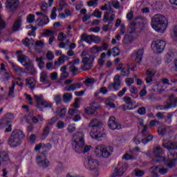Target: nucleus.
Wrapping results in <instances>:
<instances>
[{
    "label": "nucleus",
    "mask_w": 177,
    "mask_h": 177,
    "mask_svg": "<svg viewBox=\"0 0 177 177\" xmlns=\"http://www.w3.org/2000/svg\"><path fill=\"white\" fill-rule=\"evenodd\" d=\"M72 147L76 153H88L91 148V145H85V134L82 131H77L72 136L71 138Z\"/></svg>",
    "instance_id": "obj_1"
},
{
    "label": "nucleus",
    "mask_w": 177,
    "mask_h": 177,
    "mask_svg": "<svg viewBox=\"0 0 177 177\" xmlns=\"http://www.w3.org/2000/svg\"><path fill=\"white\" fill-rule=\"evenodd\" d=\"M151 26L154 30L162 33L168 27L167 18L161 14H156L151 17Z\"/></svg>",
    "instance_id": "obj_2"
},
{
    "label": "nucleus",
    "mask_w": 177,
    "mask_h": 177,
    "mask_svg": "<svg viewBox=\"0 0 177 177\" xmlns=\"http://www.w3.org/2000/svg\"><path fill=\"white\" fill-rule=\"evenodd\" d=\"M24 133L21 130L15 129L11 133V136L8 138V145L10 147H17L21 145L23 139H24Z\"/></svg>",
    "instance_id": "obj_3"
},
{
    "label": "nucleus",
    "mask_w": 177,
    "mask_h": 177,
    "mask_svg": "<svg viewBox=\"0 0 177 177\" xmlns=\"http://www.w3.org/2000/svg\"><path fill=\"white\" fill-rule=\"evenodd\" d=\"M113 151L114 149L113 147L105 145H97L94 150L96 157L99 158H109Z\"/></svg>",
    "instance_id": "obj_4"
},
{
    "label": "nucleus",
    "mask_w": 177,
    "mask_h": 177,
    "mask_svg": "<svg viewBox=\"0 0 177 177\" xmlns=\"http://www.w3.org/2000/svg\"><path fill=\"white\" fill-rule=\"evenodd\" d=\"M100 125H102V122L96 118L93 119L90 122L88 127L92 128L90 136L93 139H100L103 136V133L99 131V127Z\"/></svg>",
    "instance_id": "obj_5"
},
{
    "label": "nucleus",
    "mask_w": 177,
    "mask_h": 177,
    "mask_svg": "<svg viewBox=\"0 0 177 177\" xmlns=\"http://www.w3.org/2000/svg\"><path fill=\"white\" fill-rule=\"evenodd\" d=\"M82 58V68L84 71H88V70H91L92 67H93V62L95 61V56L88 55L87 50H83L80 55Z\"/></svg>",
    "instance_id": "obj_6"
},
{
    "label": "nucleus",
    "mask_w": 177,
    "mask_h": 177,
    "mask_svg": "<svg viewBox=\"0 0 177 177\" xmlns=\"http://www.w3.org/2000/svg\"><path fill=\"white\" fill-rule=\"evenodd\" d=\"M33 97L36 102V106L37 109H39L40 111H44V108L50 109L52 107V103L44 100V95H34Z\"/></svg>",
    "instance_id": "obj_7"
},
{
    "label": "nucleus",
    "mask_w": 177,
    "mask_h": 177,
    "mask_svg": "<svg viewBox=\"0 0 177 177\" xmlns=\"http://www.w3.org/2000/svg\"><path fill=\"white\" fill-rule=\"evenodd\" d=\"M162 147L168 150L169 153L171 156L172 158H176V153L172 152V150L177 151V142H171L170 139H164L162 144Z\"/></svg>",
    "instance_id": "obj_8"
},
{
    "label": "nucleus",
    "mask_w": 177,
    "mask_h": 177,
    "mask_svg": "<svg viewBox=\"0 0 177 177\" xmlns=\"http://www.w3.org/2000/svg\"><path fill=\"white\" fill-rule=\"evenodd\" d=\"M127 169H128V164L119 162L117 166L114 167L111 177L122 176Z\"/></svg>",
    "instance_id": "obj_9"
},
{
    "label": "nucleus",
    "mask_w": 177,
    "mask_h": 177,
    "mask_svg": "<svg viewBox=\"0 0 177 177\" xmlns=\"http://www.w3.org/2000/svg\"><path fill=\"white\" fill-rule=\"evenodd\" d=\"M167 45V43H165V41L158 39L155 40L151 44V48H153V50L156 53H161L164 51V49H165V46Z\"/></svg>",
    "instance_id": "obj_10"
},
{
    "label": "nucleus",
    "mask_w": 177,
    "mask_h": 177,
    "mask_svg": "<svg viewBox=\"0 0 177 177\" xmlns=\"http://www.w3.org/2000/svg\"><path fill=\"white\" fill-rule=\"evenodd\" d=\"M36 162L38 165V167H40V168H48L50 165V162L48 158H46V156L44 154L38 155L37 156Z\"/></svg>",
    "instance_id": "obj_11"
},
{
    "label": "nucleus",
    "mask_w": 177,
    "mask_h": 177,
    "mask_svg": "<svg viewBox=\"0 0 177 177\" xmlns=\"http://www.w3.org/2000/svg\"><path fill=\"white\" fill-rule=\"evenodd\" d=\"M143 24L142 23H136V22H131L130 24V27L129 28V32L130 34H138L139 32H142V30H143Z\"/></svg>",
    "instance_id": "obj_12"
},
{
    "label": "nucleus",
    "mask_w": 177,
    "mask_h": 177,
    "mask_svg": "<svg viewBox=\"0 0 177 177\" xmlns=\"http://www.w3.org/2000/svg\"><path fill=\"white\" fill-rule=\"evenodd\" d=\"M121 88V80H120V75H116L113 79V82H111L109 84L108 88L109 91H119Z\"/></svg>",
    "instance_id": "obj_13"
},
{
    "label": "nucleus",
    "mask_w": 177,
    "mask_h": 177,
    "mask_svg": "<svg viewBox=\"0 0 177 177\" xmlns=\"http://www.w3.org/2000/svg\"><path fill=\"white\" fill-rule=\"evenodd\" d=\"M20 2L19 0H7L6 1V8L10 10V12H15L17 8H19Z\"/></svg>",
    "instance_id": "obj_14"
},
{
    "label": "nucleus",
    "mask_w": 177,
    "mask_h": 177,
    "mask_svg": "<svg viewBox=\"0 0 177 177\" xmlns=\"http://www.w3.org/2000/svg\"><path fill=\"white\" fill-rule=\"evenodd\" d=\"M141 133H142L143 136L145 137L141 140L142 143L144 145H147V143H149V142H151L153 140V136L149 134L147 132V126H144V128L141 131Z\"/></svg>",
    "instance_id": "obj_15"
},
{
    "label": "nucleus",
    "mask_w": 177,
    "mask_h": 177,
    "mask_svg": "<svg viewBox=\"0 0 177 177\" xmlns=\"http://www.w3.org/2000/svg\"><path fill=\"white\" fill-rule=\"evenodd\" d=\"M108 126L110 129L114 131L115 129H121V124L115 121V117L111 116L109 118Z\"/></svg>",
    "instance_id": "obj_16"
},
{
    "label": "nucleus",
    "mask_w": 177,
    "mask_h": 177,
    "mask_svg": "<svg viewBox=\"0 0 177 177\" xmlns=\"http://www.w3.org/2000/svg\"><path fill=\"white\" fill-rule=\"evenodd\" d=\"M158 132L159 135H162V136L171 135V133H172V128L169 126H162L158 128Z\"/></svg>",
    "instance_id": "obj_17"
},
{
    "label": "nucleus",
    "mask_w": 177,
    "mask_h": 177,
    "mask_svg": "<svg viewBox=\"0 0 177 177\" xmlns=\"http://www.w3.org/2000/svg\"><path fill=\"white\" fill-rule=\"evenodd\" d=\"M99 166V162L93 159V158H88V163L85 166L87 169L93 170L96 169L97 167Z\"/></svg>",
    "instance_id": "obj_18"
},
{
    "label": "nucleus",
    "mask_w": 177,
    "mask_h": 177,
    "mask_svg": "<svg viewBox=\"0 0 177 177\" xmlns=\"http://www.w3.org/2000/svg\"><path fill=\"white\" fill-rule=\"evenodd\" d=\"M153 154L156 158H160V160H156V161H165V157L162 156V154H164V151H162L161 147L157 146L154 149Z\"/></svg>",
    "instance_id": "obj_19"
},
{
    "label": "nucleus",
    "mask_w": 177,
    "mask_h": 177,
    "mask_svg": "<svg viewBox=\"0 0 177 177\" xmlns=\"http://www.w3.org/2000/svg\"><path fill=\"white\" fill-rule=\"evenodd\" d=\"M166 103L167 104V108L175 109L176 107H177V97L170 95Z\"/></svg>",
    "instance_id": "obj_20"
},
{
    "label": "nucleus",
    "mask_w": 177,
    "mask_h": 177,
    "mask_svg": "<svg viewBox=\"0 0 177 177\" xmlns=\"http://www.w3.org/2000/svg\"><path fill=\"white\" fill-rule=\"evenodd\" d=\"M97 109H99V106L92 105L85 108L84 113L88 115H97Z\"/></svg>",
    "instance_id": "obj_21"
},
{
    "label": "nucleus",
    "mask_w": 177,
    "mask_h": 177,
    "mask_svg": "<svg viewBox=\"0 0 177 177\" xmlns=\"http://www.w3.org/2000/svg\"><path fill=\"white\" fill-rule=\"evenodd\" d=\"M144 53L145 51L143 50V49H139L138 50L134 52L133 56V57H135L136 63H142Z\"/></svg>",
    "instance_id": "obj_22"
},
{
    "label": "nucleus",
    "mask_w": 177,
    "mask_h": 177,
    "mask_svg": "<svg viewBox=\"0 0 177 177\" xmlns=\"http://www.w3.org/2000/svg\"><path fill=\"white\" fill-rule=\"evenodd\" d=\"M26 85L28 86V88H30L31 91H34V88H35V85H37V82L35 81V79L32 77H29L26 79Z\"/></svg>",
    "instance_id": "obj_23"
},
{
    "label": "nucleus",
    "mask_w": 177,
    "mask_h": 177,
    "mask_svg": "<svg viewBox=\"0 0 177 177\" xmlns=\"http://www.w3.org/2000/svg\"><path fill=\"white\" fill-rule=\"evenodd\" d=\"M109 49V45L106 43H103L102 47H99L97 46H94L91 49V53H97V52H102V50H107Z\"/></svg>",
    "instance_id": "obj_24"
},
{
    "label": "nucleus",
    "mask_w": 177,
    "mask_h": 177,
    "mask_svg": "<svg viewBox=\"0 0 177 177\" xmlns=\"http://www.w3.org/2000/svg\"><path fill=\"white\" fill-rule=\"evenodd\" d=\"M80 88H81V84L74 83L65 86L64 91H66V92H71L76 91V89H80Z\"/></svg>",
    "instance_id": "obj_25"
},
{
    "label": "nucleus",
    "mask_w": 177,
    "mask_h": 177,
    "mask_svg": "<svg viewBox=\"0 0 177 177\" xmlns=\"http://www.w3.org/2000/svg\"><path fill=\"white\" fill-rule=\"evenodd\" d=\"M69 59L70 57H68L67 55L64 54L61 55L58 60L55 62V66H60V64H63L64 62H67V60H69Z\"/></svg>",
    "instance_id": "obj_26"
},
{
    "label": "nucleus",
    "mask_w": 177,
    "mask_h": 177,
    "mask_svg": "<svg viewBox=\"0 0 177 177\" xmlns=\"http://www.w3.org/2000/svg\"><path fill=\"white\" fill-rule=\"evenodd\" d=\"M20 27H21V19L18 18L17 20L15 21L12 26L13 32L19 31V30H20Z\"/></svg>",
    "instance_id": "obj_27"
},
{
    "label": "nucleus",
    "mask_w": 177,
    "mask_h": 177,
    "mask_svg": "<svg viewBox=\"0 0 177 177\" xmlns=\"http://www.w3.org/2000/svg\"><path fill=\"white\" fill-rule=\"evenodd\" d=\"M9 160H10L9 154H8V153H6L5 151H0V165H1V161L4 162H8V161Z\"/></svg>",
    "instance_id": "obj_28"
},
{
    "label": "nucleus",
    "mask_w": 177,
    "mask_h": 177,
    "mask_svg": "<svg viewBox=\"0 0 177 177\" xmlns=\"http://www.w3.org/2000/svg\"><path fill=\"white\" fill-rule=\"evenodd\" d=\"M97 81V80L93 77H86L85 81L83 82V84L86 85V86H92Z\"/></svg>",
    "instance_id": "obj_29"
},
{
    "label": "nucleus",
    "mask_w": 177,
    "mask_h": 177,
    "mask_svg": "<svg viewBox=\"0 0 177 177\" xmlns=\"http://www.w3.org/2000/svg\"><path fill=\"white\" fill-rule=\"evenodd\" d=\"M9 63L11 67H12L13 70L15 71L16 74H17L18 75H20V74L23 73V68H21L20 66L15 64V63L10 61H9Z\"/></svg>",
    "instance_id": "obj_30"
},
{
    "label": "nucleus",
    "mask_w": 177,
    "mask_h": 177,
    "mask_svg": "<svg viewBox=\"0 0 177 177\" xmlns=\"http://www.w3.org/2000/svg\"><path fill=\"white\" fill-rule=\"evenodd\" d=\"M92 35H86V33H83L81 35V39L82 41H84L85 42H86L87 44H89V45H91V44H92Z\"/></svg>",
    "instance_id": "obj_31"
},
{
    "label": "nucleus",
    "mask_w": 177,
    "mask_h": 177,
    "mask_svg": "<svg viewBox=\"0 0 177 177\" xmlns=\"http://www.w3.org/2000/svg\"><path fill=\"white\" fill-rule=\"evenodd\" d=\"M64 103H70L73 100V94L71 93H66L62 97Z\"/></svg>",
    "instance_id": "obj_32"
},
{
    "label": "nucleus",
    "mask_w": 177,
    "mask_h": 177,
    "mask_svg": "<svg viewBox=\"0 0 177 177\" xmlns=\"http://www.w3.org/2000/svg\"><path fill=\"white\" fill-rule=\"evenodd\" d=\"M68 66H69L68 69L69 72L73 74V75H77V73L78 71V68L75 67L74 64H73V62H69L68 64Z\"/></svg>",
    "instance_id": "obj_33"
},
{
    "label": "nucleus",
    "mask_w": 177,
    "mask_h": 177,
    "mask_svg": "<svg viewBox=\"0 0 177 177\" xmlns=\"http://www.w3.org/2000/svg\"><path fill=\"white\" fill-rule=\"evenodd\" d=\"M131 64H127V68H122L121 75H122V77H128L129 75V74L131 73V71H129V67L131 66Z\"/></svg>",
    "instance_id": "obj_34"
},
{
    "label": "nucleus",
    "mask_w": 177,
    "mask_h": 177,
    "mask_svg": "<svg viewBox=\"0 0 177 177\" xmlns=\"http://www.w3.org/2000/svg\"><path fill=\"white\" fill-rule=\"evenodd\" d=\"M43 122V121H45V119L44 118V116L42 115H37V117L33 116L32 118V122L33 124H38V122Z\"/></svg>",
    "instance_id": "obj_35"
},
{
    "label": "nucleus",
    "mask_w": 177,
    "mask_h": 177,
    "mask_svg": "<svg viewBox=\"0 0 177 177\" xmlns=\"http://www.w3.org/2000/svg\"><path fill=\"white\" fill-rule=\"evenodd\" d=\"M3 118L10 124V122H13L15 120V115L12 113H8L3 116Z\"/></svg>",
    "instance_id": "obj_36"
},
{
    "label": "nucleus",
    "mask_w": 177,
    "mask_h": 177,
    "mask_svg": "<svg viewBox=\"0 0 177 177\" xmlns=\"http://www.w3.org/2000/svg\"><path fill=\"white\" fill-rule=\"evenodd\" d=\"M123 42L127 44H132V42H133V37L131 35H125L123 39Z\"/></svg>",
    "instance_id": "obj_37"
},
{
    "label": "nucleus",
    "mask_w": 177,
    "mask_h": 177,
    "mask_svg": "<svg viewBox=\"0 0 177 177\" xmlns=\"http://www.w3.org/2000/svg\"><path fill=\"white\" fill-rule=\"evenodd\" d=\"M48 23H49V18L48 17V16H46V15H44L43 16L42 23H38L37 26H39V27H44V26L48 24Z\"/></svg>",
    "instance_id": "obj_38"
},
{
    "label": "nucleus",
    "mask_w": 177,
    "mask_h": 177,
    "mask_svg": "<svg viewBox=\"0 0 177 177\" xmlns=\"http://www.w3.org/2000/svg\"><path fill=\"white\" fill-rule=\"evenodd\" d=\"M36 62L38 63L39 68L42 70L44 68V66H45V62H44V57H36Z\"/></svg>",
    "instance_id": "obj_39"
},
{
    "label": "nucleus",
    "mask_w": 177,
    "mask_h": 177,
    "mask_svg": "<svg viewBox=\"0 0 177 177\" xmlns=\"http://www.w3.org/2000/svg\"><path fill=\"white\" fill-rule=\"evenodd\" d=\"M111 2L114 9H124V7L121 6V3L118 0H111Z\"/></svg>",
    "instance_id": "obj_40"
},
{
    "label": "nucleus",
    "mask_w": 177,
    "mask_h": 177,
    "mask_svg": "<svg viewBox=\"0 0 177 177\" xmlns=\"http://www.w3.org/2000/svg\"><path fill=\"white\" fill-rule=\"evenodd\" d=\"M158 169V166H153L149 169V171L152 175V177H158V173L157 172V169Z\"/></svg>",
    "instance_id": "obj_41"
},
{
    "label": "nucleus",
    "mask_w": 177,
    "mask_h": 177,
    "mask_svg": "<svg viewBox=\"0 0 177 177\" xmlns=\"http://www.w3.org/2000/svg\"><path fill=\"white\" fill-rule=\"evenodd\" d=\"M123 102H124V103H126V104H128L129 106L133 105V101L132 100V98H131V97H128V96L124 97Z\"/></svg>",
    "instance_id": "obj_42"
},
{
    "label": "nucleus",
    "mask_w": 177,
    "mask_h": 177,
    "mask_svg": "<svg viewBox=\"0 0 177 177\" xmlns=\"http://www.w3.org/2000/svg\"><path fill=\"white\" fill-rule=\"evenodd\" d=\"M8 125H9L8 120L3 118L0 121V129H3V128H6Z\"/></svg>",
    "instance_id": "obj_43"
},
{
    "label": "nucleus",
    "mask_w": 177,
    "mask_h": 177,
    "mask_svg": "<svg viewBox=\"0 0 177 177\" xmlns=\"http://www.w3.org/2000/svg\"><path fill=\"white\" fill-rule=\"evenodd\" d=\"M174 159H168L166 162V165L168 167V168H173V167H175V158H173Z\"/></svg>",
    "instance_id": "obj_44"
},
{
    "label": "nucleus",
    "mask_w": 177,
    "mask_h": 177,
    "mask_svg": "<svg viewBox=\"0 0 177 177\" xmlns=\"http://www.w3.org/2000/svg\"><path fill=\"white\" fill-rule=\"evenodd\" d=\"M15 86H16V83L12 82V86L10 87V90L8 92V96L13 97V95H15Z\"/></svg>",
    "instance_id": "obj_45"
},
{
    "label": "nucleus",
    "mask_w": 177,
    "mask_h": 177,
    "mask_svg": "<svg viewBox=\"0 0 177 177\" xmlns=\"http://www.w3.org/2000/svg\"><path fill=\"white\" fill-rule=\"evenodd\" d=\"M68 114L70 115H76L77 114H81V112H80L79 110L75 109H70L68 111Z\"/></svg>",
    "instance_id": "obj_46"
},
{
    "label": "nucleus",
    "mask_w": 177,
    "mask_h": 177,
    "mask_svg": "<svg viewBox=\"0 0 177 177\" xmlns=\"http://www.w3.org/2000/svg\"><path fill=\"white\" fill-rule=\"evenodd\" d=\"M17 59L19 63H21V64H23V63H24V62H26V60L27 59V56H26L25 55H18Z\"/></svg>",
    "instance_id": "obj_47"
},
{
    "label": "nucleus",
    "mask_w": 177,
    "mask_h": 177,
    "mask_svg": "<svg viewBox=\"0 0 177 177\" xmlns=\"http://www.w3.org/2000/svg\"><path fill=\"white\" fill-rule=\"evenodd\" d=\"M26 20L28 23H34V21H35V15L33 14L28 15L26 17Z\"/></svg>",
    "instance_id": "obj_48"
},
{
    "label": "nucleus",
    "mask_w": 177,
    "mask_h": 177,
    "mask_svg": "<svg viewBox=\"0 0 177 177\" xmlns=\"http://www.w3.org/2000/svg\"><path fill=\"white\" fill-rule=\"evenodd\" d=\"M102 15H103V13L97 9H95L93 13V16H95L97 19L102 18Z\"/></svg>",
    "instance_id": "obj_49"
},
{
    "label": "nucleus",
    "mask_w": 177,
    "mask_h": 177,
    "mask_svg": "<svg viewBox=\"0 0 177 177\" xmlns=\"http://www.w3.org/2000/svg\"><path fill=\"white\" fill-rule=\"evenodd\" d=\"M120 48H118V47H113L112 48V55L114 57H115V56L120 55Z\"/></svg>",
    "instance_id": "obj_50"
},
{
    "label": "nucleus",
    "mask_w": 177,
    "mask_h": 177,
    "mask_svg": "<svg viewBox=\"0 0 177 177\" xmlns=\"http://www.w3.org/2000/svg\"><path fill=\"white\" fill-rule=\"evenodd\" d=\"M46 80H48V75L42 72L40 74V82H46Z\"/></svg>",
    "instance_id": "obj_51"
},
{
    "label": "nucleus",
    "mask_w": 177,
    "mask_h": 177,
    "mask_svg": "<svg viewBox=\"0 0 177 177\" xmlns=\"http://www.w3.org/2000/svg\"><path fill=\"white\" fill-rule=\"evenodd\" d=\"M46 37H53L55 35V31L50 30H46L44 33Z\"/></svg>",
    "instance_id": "obj_52"
},
{
    "label": "nucleus",
    "mask_w": 177,
    "mask_h": 177,
    "mask_svg": "<svg viewBox=\"0 0 177 177\" xmlns=\"http://www.w3.org/2000/svg\"><path fill=\"white\" fill-rule=\"evenodd\" d=\"M54 102L56 104H60L62 103V95H56L54 96Z\"/></svg>",
    "instance_id": "obj_53"
},
{
    "label": "nucleus",
    "mask_w": 177,
    "mask_h": 177,
    "mask_svg": "<svg viewBox=\"0 0 177 177\" xmlns=\"http://www.w3.org/2000/svg\"><path fill=\"white\" fill-rule=\"evenodd\" d=\"M158 173L160 174V175H166V174H168V169L162 167L158 169Z\"/></svg>",
    "instance_id": "obj_54"
},
{
    "label": "nucleus",
    "mask_w": 177,
    "mask_h": 177,
    "mask_svg": "<svg viewBox=\"0 0 177 177\" xmlns=\"http://www.w3.org/2000/svg\"><path fill=\"white\" fill-rule=\"evenodd\" d=\"M67 38V36L66 35V34L64 32H60L58 35V40L63 41H66V39Z\"/></svg>",
    "instance_id": "obj_55"
},
{
    "label": "nucleus",
    "mask_w": 177,
    "mask_h": 177,
    "mask_svg": "<svg viewBox=\"0 0 177 177\" xmlns=\"http://www.w3.org/2000/svg\"><path fill=\"white\" fill-rule=\"evenodd\" d=\"M157 110H168L169 108H168V105L167 102L165 103V105H158L156 106Z\"/></svg>",
    "instance_id": "obj_56"
},
{
    "label": "nucleus",
    "mask_w": 177,
    "mask_h": 177,
    "mask_svg": "<svg viewBox=\"0 0 177 177\" xmlns=\"http://www.w3.org/2000/svg\"><path fill=\"white\" fill-rule=\"evenodd\" d=\"M137 113L140 115H145V114H146V108L145 107H140Z\"/></svg>",
    "instance_id": "obj_57"
},
{
    "label": "nucleus",
    "mask_w": 177,
    "mask_h": 177,
    "mask_svg": "<svg viewBox=\"0 0 177 177\" xmlns=\"http://www.w3.org/2000/svg\"><path fill=\"white\" fill-rule=\"evenodd\" d=\"M46 57L48 60L52 61L53 59H55V55L52 51H48L46 55Z\"/></svg>",
    "instance_id": "obj_58"
},
{
    "label": "nucleus",
    "mask_w": 177,
    "mask_h": 177,
    "mask_svg": "<svg viewBox=\"0 0 177 177\" xmlns=\"http://www.w3.org/2000/svg\"><path fill=\"white\" fill-rule=\"evenodd\" d=\"M57 10L54 7L51 11V14H50V19H52L53 20H55V19H56L57 15L56 14V11Z\"/></svg>",
    "instance_id": "obj_59"
},
{
    "label": "nucleus",
    "mask_w": 177,
    "mask_h": 177,
    "mask_svg": "<svg viewBox=\"0 0 177 177\" xmlns=\"http://www.w3.org/2000/svg\"><path fill=\"white\" fill-rule=\"evenodd\" d=\"M102 39L99 36H95L92 35V42H95V44H99Z\"/></svg>",
    "instance_id": "obj_60"
},
{
    "label": "nucleus",
    "mask_w": 177,
    "mask_h": 177,
    "mask_svg": "<svg viewBox=\"0 0 177 177\" xmlns=\"http://www.w3.org/2000/svg\"><path fill=\"white\" fill-rule=\"evenodd\" d=\"M157 125H160V121L157 120H151L149 122V127H157Z\"/></svg>",
    "instance_id": "obj_61"
},
{
    "label": "nucleus",
    "mask_w": 177,
    "mask_h": 177,
    "mask_svg": "<svg viewBox=\"0 0 177 177\" xmlns=\"http://www.w3.org/2000/svg\"><path fill=\"white\" fill-rule=\"evenodd\" d=\"M165 62L166 63H171L172 62V55L167 53L165 56Z\"/></svg>",
    "instance_id": "obj_62"
},
{
    "label": "nucleus",
    "mask_w": 177,
    "mask_h": 177,
    "mask_svg": "<svg viewBox=\"0 0 177 177\" xmlns=\"http://www.w3.org/2000/svg\"><path fill=\"white\" fill-rule=\"evenodd\" d=\"M56 121H57V118L55 117L52 118L51 119L48 120V125L52 126L55 124Z\"/></svg>",
    "instance_id": "obj_63"
},
{
    "label": "nucleus",
    "mask_w": 177,
    "mask_h": 177,
    "mask_svg": "<svg viewBox=\"0 0 177 177\" xmlns=\"http://www.w3.org/2000/svg\"><path fill=\"white\" fill-rule=\"evenodd\" d=\"M174 41H177V26H176L174 29L173 35H171Z\"/></svg>",
    "instance_id": "obj_64"
}]
</instances>
